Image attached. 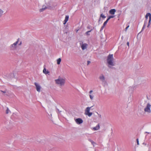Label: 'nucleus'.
Returning <instances> with one entry per match:
<instances>
[{
  "label": "nucleus",
  "instance_id": "obj_1",
  "mask_svg": "<svg viewBox=\"0 0 151 151\" xmlns=\"http://www.w3.org/2000/svg\"><path fill=\"white\" fill-rule=\"evenodd\" d=\"M113 60L114 58L113 57V55H109L108 56L107 58V62L109 65L108 66L109 67H111V66H109L110 65L112 66H113L114 65V64L113 62Z\"/></svg>",
  "mask_w": 151,
  "mask_h": 151
},
{
  "label": "nucleus",
  "instance_id": "obj_2",
  "mask_svg": "<svg viewBox=\"0 0 151 151\" xmlns=\"http://www.w3.org/2000/svg\"><path fill=\"white\" fill-rule=\"evenodd\" d=\"M148 17H149V19H151V14L150 13H148L146 14L145 16L146 19L144 21V24H143V27L142 28L141 31L139 33L141 32H142V31L145 29L146 26V24L147 23V19Z\"/></svg>",
  "mask_w": 151,
  "mask_h": 151
},
{
  "label": "nucleus",
  "instance_id": "obj_3",
  "mask_svg": "<svg viewBox=\"0 0 151 151\" xmlns=\"http://www.w3.org/2000/svg\"><path fill=\"white\" fill-rule=\"evenodd\" d=\"M151 104L149 103H147L146 106L144 109V111L148 113H150L151 112Z\"/></svg>",
  "mask_w": 151,
  "mask_h": 151
},
{
  "label": "nucleus",
  "instance_id": "obj_4",
  "mask_svg": "<svg viewBox=\"0 0 151 151\" xmlns=\"http://www.w3.org/2000/svg\"><path fill=\"white\" fill-rule=\"evenodd\" d=\"M56 83L58 84H60L61 86L63 85L65 83V80L63 79L55 80Z\"/></svg>",
  "mask_w": 151,
  "mask_h": 151
},
{
  "label": "nucleus",
  "instance_id": "obj_5",
  "mask_svg": "<svg viewBox=\"0 0 151 151\" xmlns=\"http://www.w3.org/2000/svg\"><path fill=\"white\" fill-rule=\"evenodd\" d=\"M91 108V107H87L85 110V114L89 117L91 116L92 114V112H90V109Z\"/></svg>",
  "mask_w": 151,
  "mask_h": 151
},
{
  "label": "nucleus",
  "instance_id": "obj_6",
  "mask_svg": "<svg viewBox=\"0 0 151 151\" xmlns=\"http://www.w3.org/2000/svg\"><path fill=\"white\" fill-rule=\"evenodd\" d=\"M75 120L76 123L78 124L82 123L83 122L82 119L80 118L75 119Z\"/></svg>",
  "mask_w": 151,
  "mask_h": 151
},
{
  "label": "nucleus",
  "instance_id": "obj_7",
  "mask_svg": "<svg viewBox=\"0 0 151 151\" xmlns=\"http://www.w3.org/2000/svg\"><path fill=\"white\" fill-rule=\"evenodd\" d=\"M34 84L36 86L37 91L38 92H40L41 89L40 86L36 82Z\"/></svg>",
  "mask_w": 151,
  "mask_h": 151
},
{
  "label": "nucleus",
  "instance_id": "obj_8",
  "mask_svg": "<svg viewBox=\"0 0 151 151\" xmlns=\"http://www.w3.org/2000/svg\"><path fill=\"white\" fill-rule=\"evenodd\" d=\"M17 48V47L13 45V44L9 46V49L11 50H15Z\"/></svg>",
  "mask_w": 151,
  "mask_h": 151
},
{
  "label": "nucleus",
  "instance_id": "obj_9",
  "mask_svg": "<svg viewBox=\"0 0 151 151\" xmlns=\"http://www.w3.org/2000/svg\"><path fill=\"white\" fill-rule=\"evenodd\" d=\"M69 18V16L68 15H66L65 17V19L64 21L63 24L64 25L65 24L66 22L68 21Z\"/></svg>",
  "mask_w": 151,
  "mask_h": 151
},
{
  "label": "nucleus",
  "instance_id": "obj_10",
  "mask_svg": "<svg viewBox=\"0 0 151 151\" xmlns=\"http://www.w3.org/2000/svg\"><path fill=\"white\" fill-rule=\"evenodd\" d=\"M87 44L86 43L83 44L81 46V47L83 50H84L86 48Z\"/></svg>",
  "mask_w": 151,
  "mask_h": 151
},
{
  "label": "nucleus",
  "instance_id": "obj_11",
  "mask_svg": "<svg viewBox=\"0 0 151 151\" xmlns=\"http://www.w3.org/2000/svg\"><path fill=\"white\" fill-rule=\"evenodd\" d=\"M116 11L115 9H111L109 11V13L111 14H114Z\"/></svg>",
  "mask_w": 151,
  "mask_h": 151
},
{
  "label": "nucleus",
  "instance_id": "obj_12",
  "mask_svg": "<svg viewBox=\"0 0 151 151\" xmlns=\"http://www.w3.org/2000/svg\"><path fill=\"white\" fill-rule=\"evenodd\" d=\"M99 78L100 80L102 82L104 81L105 80V78L104 76L103 75L99 76Z\"/></svg>",
  "mask_w": 151,
  "mask_h": 151
},
{
  "label": "nucleus",
  "instance_id": "obj_13",
  "mask_svg": "<svg viewBox=\"0 0 151 151\" xmlns=\"http://www.w3.org/2000/svg\"><path fill=\"white\" fill-rule=\"evenodd\" d=\"M100 126L99 124H98V125L96 126V127H93V129L94 130L96 131L97 130L99 129Z\"/></svg>",
  "mask_w": 151,
  "mask_h": 151
},
{
  "label": "nucleus",
  "instance_id": "obj_14",
  "mask_svg": "<svg viewBox=\"0 0 151 151\" xmlns=\"http://www.w3.org/2000/svg\"><path fill=\"white\" fill-rule=\"evenodd\" d=\"M102 84L104 86L108 85L107 83L105 80L102 82Z\"/></svg>",
  "mask_w": 151,
  "mask_h": 151
},
{
  "label": "nucleus",
  "instance_id": "obj_15",
  "mask_svg": "<svg viewBox=\"0 0 151 151\" xmlns=\"http://www.w3.org/2000/svg\"><path fill=\"white\" fill-rule=\"evenodd\" d=\"M93 30L92 29H91L90 30L86 32L85 33V34L88 36H89L90 35V34L89 33V32H91Z\"/></svg>",
  "mask_w": 151,
  "mask_h": 151
},
{
  "label": "nucleus",
  "instance_id": "obj_16",
  "mask_svg": "<svg viewBox=\"0 0 151 151\" xmlns=\"http://www.w3.org/2000/svg\"><path fill=\"white\" fill-rule=\"evenodd\" d=\"M43 72L45 74H47L48 73H49V72L48 71H47L46 68H45L43 70Z\"/></svg>",
  "mask_w": 151,
  "mask_h": 151
},
{
  "label": "nucleus",
  "instance_id": "obj_17",
  "mask_svg": "<svg viewBox=\"0 0 151 151\" xmlns=\"http://www.w3.org/2000/svg\"><path fill=\"white\" fill-rule=\"evenodd\" d=\"M61 60L60 58H59L57 60V64L58 65H59L60 64V63L61 61Z\"/></svg>",
  "mask_w": 151,
  "mask_h": 151
},
{
  "label": "nucleus",
  "instance_id": "obj_18",
  "mask_svg": "<svg viewBox=\"0 0 151 151\" xmlns=\"http://www.w3.org/2000/svg\"><path fill=\"white\" fill-rule=\"evenodd\" d=\"M88 141L91 142V144L94 146V145L96 144V143L93 141L92 140H91V139H88Z\"/></svg>",
  "mask_w": 151,
  "mask_h": 151
},
{
  "label": "nucleus",
  "instance_id": "obj_19",
  "mask_svg": "<svg viewBox=\"0 0 151 151\" xmlns=\"http://www.w3.org/2000/svg\"><path fill=\"white\" fill-rule=\"evenodd\" d=\"M19 38H18L17 39V41L16 42H14V44H13V45H14V46H15L17 47V45L19 42Z\"/></svg>",
  "mask_w": 151,
  "mask_h": 151
},
{
  "label": "nucleus",
  "instance_id": "obj_20",
  "mask_svg": "<svg viewBox=\"0 0 151 151\" xmlns=\"http://www.w3.org/2000/svg\"><path fill=\"white\" fill-rule=\"evenodd\" d=\"M114 17V16L113 15H111L109 16L108 18L106 20H107L108 21L111 18H113Z\"/></svg>",
  "mask_w": 151,
  "mask_h": 151
},
{
  "label": "nucleus",
  "instance_id": "obj_21",
  "mask_svg": "<svg viewBox=\"0 0 151 151\" xmlns=\"http://www.w3.org/2000/svg\"><path fill=\"white\" fill-rule=\"evenodd\" d=\"M100 17H102L103 19H104L106 17L103 14H101L100 15Z\"/></svg>",
  "mask_w": 151,
  "mask_h": 151
},
{
  "label": "nucleus",
  "instance_id": "obj_22",
  "mask_svg": "<svg viewBox=\"0 0 151 151\" xmlns=\"http://www.w3.org/2000/svg\"><path fill=\"white\" fill-rule=\"evenodd\" d=\"M3 13V11L1 9H0V17L2 16Z\"/></svg>",
  "mask_w": 151,
  "mask_h": 151
},
{
  "label": "nucleus",
  "instance_id": "obj_23",
  "mask_svg": "<svg viewBox=\"0 0 151 151\" xmlns=\"http://www.w3.org/2000/svg\"><path fill=\"white\" fill-rule=\"evenodd\" d=\"M45 10V8H42V9H40L39 11L40 12H42Z\"/></svg>",
  "mask_w": 151,
  "mask_h": 151
},
{
  "label": "nucleus",
  "instance_id": "obj_24",
  "mask_svg": "<svg viewBox=\"0 0 151 151\" xmlns=\"http://www.w3.org/2000/svg\"><path fill=\"white\" fill-rule=\"evenodd\" d=\"M108 21L106 20L104 23L103 25H104V26H105L106 24H107L108 22Z\"/></svg>",
  "mask_w": 151,
  "mask_h": 151
},
{
  "label": "nucleus",
  "instance_id": "obj_25",
  "mask_svg": "<svg viewBox=\"0 0 151 151\" xmlns=\"http://www.w3.org/2000/svg\"><path fill=\"white\" fill-rule=\"evenodd\" d=\"M92 27H91V26H88L87 27V28L88 29H89L91 30V29H92Z\"/></svg>",
  "mask_w": 151,
  "mask_h": 151
},
{
  "label": "nucleus",
  "instance_id": "obj_26",
  "mask_svg": "<svg viewBox=\"0 0 151 151\" xmlns=\"http://www.w3.org/2000/svg\"><path fill=\"white\" fill-rule=\"evenodd\" d=\"M9 109L8 107L7 108L6 110V114H8L9 113Z\"/></svg>",
  "mask_w": 151,
  "mask_h": 151
},
{
  "label": "nucleus",
  "instance_id": "obj_27",
  "mask_svg": "<svg viewBox=\"0 0 151 151\" xmlns=\"http://www.w3.org/2000/svg\"><path fill=\"white\" fill-rule=\"evenodd\" d=\"M105 27V26L103 25V26L101 27V29L100 30V31H101Z\"/></svg>",
  "mask_w": 151,
  "mask_h": 151
},
{
  "label": "nucleus",
  "instance_id": "obj_28",
  "mask_svg": "<svg viewBox=\"0 0 151 151\" xmlns=\"http://www.w3.org/2000/svg\"><path fill=\"white\" fill-rule=\"evenodd\" d=\"M142 144L143 145H147V147H148L149 146V144H147V143H145V142H144Z\"/></svg>",
  "mask_w": 151,
  "mask_h": 151
},
{
  "label": "nucleus",
  "instance_id": "obj_29",
  "mask_svg": "<svg viewBox=\"0 0 151 151\" xmlns=\"http://www.w3.org/2000/svg\"><path fill=\"white\" fill-rule=\"evenodd\" d=\"M89 96H90V99L92 100L93 99V96H92L91 95H89Z\"/></svg>",
  "mask_w": 151,
  "mask_h": 151
},
{
  "label": "nucleus",
  "instance_id": "obj_30",
  "mask_svg": "<svg viewBox=\"0 0 151 151\" xmlns=\"http://www.w3.org/2000/svg\"><path fill=\"white\" fill-rule=\"evenodd\" d=\"M45 8V9H47V7L45 5H43L42 6V8Z\"/></svg>",
  "mask_w": 151,
  "mask_h": 151
},
{
  "label": "nucleus",
  "instance_id": "obj_31",
  "mask_svg": "<svg viewBox=\"0 0 151 151\" xmlns=\"http://www.w3.org/2000/svg\"><path fill=\"white\" fill-rule=\"evenodd\" d=\"M56 111L57 112H59V113H60L61 112V111H60L59 109H58L57 108H56Z\"/></svg>",
  "mask_w": 151,
  "mask_h": 151
},
{
  "label": "nucleus",
  "instance_id": "obj_32",
  "mask_svg": "<svg viewBox=\"0 0 151 151\" xmlns=\"http://www.w3.org/2000/svg\"><path fill=\"white\" fill-rule=\"evenodd\" d=\"M97 114H98L99 116V117L101 118V119L102 117H101V115L100 114H98V112H97Z\"/></svg>",
  "mask_w": 151,
  "mask_h": 151
},
{
  "label": "nucleus",
  "instance_id": "obj_33",
  "mask_svg": "<svg viewBox=\"0 0 151 151\" xmlns=\"http://www.w3.org/2000/svg\"><path fill=\"white\" fill-rule=\"evenodd\" d=\"M136 140H137V144L138 145H139V141L138 139H137Z\"/></svg>",
  "mask_w": 151,
  "mask_h": 151
},
{
  "label": "nucleus",
  "instance_id": "obj_34",
  "mask_svg": "<svg viewBox=\"0 0 151 151\" xmlns=\"http://www.w3.org/2000/svg\"><path fill=\"white\" fill-rule=\"evenodd\" d=\"M151 19L149 20V22H148V24H149V25H150V23H151Z\"/></svg>",
  "mask_w": 151,
  "mask_h": 151
},
{
  "label": "nucleus",
  "instance_id": "obj_35",
  "mask_svg": "<svg viewBox=\"0 0 151 151\" xmlns=\"http://www.w3.org/2000/svg\"><path fill=\"white\" fill-rule=\"evenodd\" d=\"M0 91H1V92L3 93H6V91H3L2 90H0Z\"/></svg>",
  "mask_w": 151,
  "mask_h": 151
},
{
  "label": "nucleus",
  "instance_id": "obj_36",
  "mask_svg": "<svg viewBox=\"0 0 151 151\" xmlns=\"http://www.w3.org/2000/svg\"><path fill=\"white\" fill-rule=\"evenodd\" d=\"M47 9H51V6H47Z\"/></svg>",
  "mask_w": 151,
  "mask_h": 151
},
{
  "label": "nucleus",
  "instance_id": "obj_37",
  "mask_svg": "<svg viewBox=\"0 0 151 151\" xmlns=\"http://www.w3.org/2000/svg\"><path fill=\"white\" fill-rule=\"evenodd\" d=\"M129 25H128L126 28H125V31H126L128 28L129 27Z\"/></svg>",
  "mask_w": 151,
  "mask_h": 151
},
{
  "label": "nucleus",
  "instance_id": "obj_38",
  "mask_svg": "<svg viewBox=\"0 0 151 151\" xmlns=\"http://www.w3.org/2000/svg\"><path fill=\"white\" fill-rule=\"evenodd\" d=\"M87 62V65H88L91 63V62L89 61H88Z\"/></svg>",
  "mask_w": 151,
  "mask_h": 151
},
{
  "label": "nucleus",
  "instance_id": "obj_39",
  "mask_svg": "<svg viewBox=\"0 0 151 151\" xmlns=\"http://www.w3.org/2000/svg\"><path fill=\"white\" fill-rule=\"evenodd\" d=\"M93 92V91L92 90H91L90 91H89V93L90 94H91V93Z\"/></svg>",
  "mask_w": 151,
  "mask_h": 151
},
{
  "label": "nucleus",
  "instance_id": "obj_40",
  "mask_svg": "<svg viewBox=\"0 0 151 151\" xmlns=\"http://www.w3.org/2000/svg\"><path fill=\"white\" fill-rule=\"evenodd\" d=\"M127 45L129 46V42H127Z\"/></svg>",
  "mask_w": 151,
  "mask_h": 151
},
{
  "label": "nucleus",
  "instance_id": "obj_41",
  "mask_svg": "<svg viewBox=\"0 0 151 151\" xmlns=\"http://www.w3.org/2000/svg\"><path fill=\"white\" fill-rule=\"evenodd\" d=\"M101 19V17H100L99 19V21H98L99 22H100V21Z\"/></svg>",
  "mask_w": 151,
  "mask_h": 151
},
{
  "label": "nucleus",
  "instance_id": "obj_42",
  "mask_svg": "<svg viewBox=\"0 0 151 151\" xmlns=\"http://www.w3.org/2000/svg\"><path fill=\"white\" fill-rule=\"evenodd\" d=\"M22 44V42H20L19 44V45H20Z\"/></svg>",
  "mask_w": 151,
  "mask_h": 151
},
{
  "label": "nucleus",
  "instance_id": "obj_43",
  "mask_svg": "<svg viewBox=\"0 0 151 151\" xmlns=\"http://www.w3.org/2000/svg\"><path fill=\"white\" fill-rule=\"evenodd\" d=\"M123 36H122L121 37V39L122 40H123Z\"/></svg>",
  "mask_w": 151,
  "mask_h": 151
},
{
  "label": "nucleus",
  "instance_id": "obj_44",
  "mask_svg": "<svg viewBox=\"0 0 151 151\" xmlns=\"http://www.w3.org/2000/svg\"><path fill=\"white\" fill-rule=\"evenodd\" d=\"M145 133H147V134H150V132H145Z\"/></svg>",
  "mask_w": 151,
  "mask_h": 151
},
{
  "label": "nucleus",
  "instance_id": "obj_45",
  "mask_svg": "<svg viewBox=\"0 0 151 151\" xmlns=\"http://www.w3.org/2000/svg\"><path fill=\"white\" fill-rule=\"evenodd\" d=\"M150 26V25H149V24H148L147 26V27H149V26Z\"/></svg>",
  "mask_w": 151,
  "mask_h": 151
},
{
  "label": "nucleus",
  "instance_id": "obj_46",
  "mask_svg": "<svg viewBox=\"0 0 151 151\" xmlns=\"http://www.w3.org/2000/svg\"><path fill=\"white\" fill-rule=\"evenodd\" d=\"M11 74L12 75H13V74L12 73H11Z\"/></svg>",
  "mask_w": 151,
  "mask_h": 151
}]
</instances>
